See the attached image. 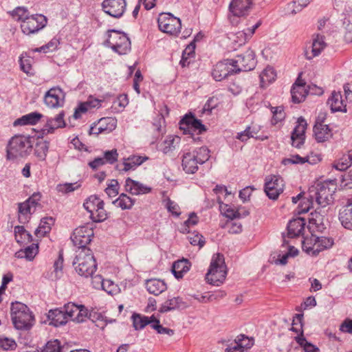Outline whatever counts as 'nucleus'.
I'll return each instance as SVG.
<instances>
[{
  "label": "nucleus",
  "mask_w": 352,
  "mask_h": 352,
  "mask_svg": "<svg viewBox=\"0 0 352 352\" xmlns=\"http://www.w3.org/2000/svg\"><path fill=\"white\" fill-rule=\"evenodd\" d=\"M32 138L23 135L13 136L8 142L6 147V158L8 160H16L29 155L33 146Z\"/></svg>",
  "instance_id": "nucleus-2"
},
{
  "label": "nucleus",
  "mask_w": 352,
  "mask_h": 352,
  "mask_svg": "<svg viewBox=\"0 0 352 352\" xmlns=\"http://www.w3.org/2000/svg\"><path fill=\"white\" fill-rule=\"evenodd\" d=\"M38 252L37 245H32L25 250H20L15 253V256L19 258H25L28 261H32Z\"/></svg>",
  "instance_id": "nucleus-44"
},
{
  "label": "nucleus",
  "mask_w": 352,
  "mask_h": 352,
  "mask_svg": "<svg viewBox=\"0 0 352 352\" xmlns=\"http://www.w3.org/2000/svg\"><path fill=\"white\" fill-rule=\"evenodd\" d=\"M117 124V120L111 117H106L100 119L90 129L91 135H99L100 133H109L113 131Z\"/></svg>",
  "instance_id": "nucleus-22"
},
{
  "label": "nucleus",
  "mask_w": 352,
  "mask_h": 352,
  "mask_svg": "<svg viewBox=\"0 0 352 352\" xmlns=\"http://www.w3.org/2000/svg\"><path fill=\"white\" fill-rule=\"evenodd\" d=\"M107 42L113 50L120 54H124L131 49L129 38L125 34L120 31H108Z\"/></svg>",
  "instance_id": "nucleus-12"
},
{
  "label": "nucleus",
  "mask_w": 352,
  "mask_h": 352,
  "mask_svg": "<svg viewBox=\"0 0 352 352\" xmlns=\"http://www.w3.org/2000/svg\"><path fill=\"white\" fill-rule=\"evenodd\" d=\"M157 24L160 31L174 36H177L182 29L180 19L170 13L160 14L157 19Z\"/></svg>",
  "instance_id": "nucleus-11"
},
{
  "label": "nucleus",
  "mask_w": 352,
  "mask_h": 352,
  "mask_svg": "<svg viewBox=\"0 0 352 352\" xmlns=\"http://www.w3.org/2000/svg\"><path fill=\"white\" fill-rule=\"evenodd\" d=\"M291 330L296 333L298 337H303V314H297L293 317Z\"/></svg>",
  "instance_id": "nucleus-47"
},
{
  "label": "nucleus",
  "mask_w": 352,
  "mask_h": 352,
  "mask_svg": "<svg viewBox=\"0 0 352 352\" xmlns=\"http://www.w3.org/2000/svg\"><path fill=\"white\" fill-rule=\"evenodd\" d=\"M326 47V43L324 41V37L320 34H317L313 38L311 45V50H307L305 52L306 58L311 60L314 57L318 56L321 52Z\"/></svg>",
  "instance_id": "nucleus-32"
},
{
  "label": "nucleus",
  "mask_w": 352,
  "mask_h": 352,
  "mask_svg": "<svg viewBox=\"0 0 352 352\" xmlns=\"http://www.w3.org/2000/svg\"><path fill=\"white\" fill-rule=\"evenodd\" d=\"M12 17L21 21L22 32L27 34H34L43 29L47 24V19L43 14H30L24 7H17L10 12Z\"/></svg>",
  "instance_id": "nucleus-1"
},
{
  "label": "nucleus",
  "mask_w": 352,
  "mask_h": 352,
  "mask_svg": "<svg viewBox=\"0 0 352 352\" xmlns=\"http://www.w3.org/2000/svg\"><path fill=\"white\" fill-rule=\"evenodd\" d=\"M14 236L16 242L20 245H26L32 241L31 234L21 226L14 228Z\"/></svg>",
  "instance_id": "nucleus-42"
},
{
  "label": "nucleus",
  "mask_w": 352,
  "mask_h": 352,
  "mask_svg": "<svg viewBox=\"0 0 352 352\" xmlns=\"http://www.w3.org/2000/svg\"><path fill=\"white\" fill-rule=\"evenodd\" d=\"M64 309L67 315L68 320H71L76 322H82L89 316V310L82 305H78L73 302H69L65 305Z\"/></svg>",
  "instance_id": "nucleus-20"
},
{
  "label": "nucleus",
  "mask_w": 352,
  "mask_h": 352,
  "mask_svg": "<svg viewBox=\"0 0 352 352\" xmlns=\"http://www.w3.org/2000/svg\"><path fill=\"white\" fill-rule=\"evenodd\" d=\"M179 129L182 131L184 134H190L192 135L200 134L202 131H206L201 122L197 120L192 116H186L180 121Z\"/></svg>",
  "instance_id": "nucleus-19"
},
{
  "label": "nucleus",
  "mask_w": 352,
  "mask_h": 352,
  "mask_svg": "<svg viewBox=\"0 0 352 352\" xmlns=\"http://www.w3.org/2000/svg\"><path fill=\"white\" fill-rule=\"evenodd\" d=\"M119 184L116 179H111L108 182L105 192L110 197H114L118 195Z\"/></svg>",
  "instance_id": "nucleus-59"
},
{
  "label": "nucleus",
  "mask_w": 352,
  "mask_h": 352,
  "mask_svg": "<svg viewBox=\"0 0 352 352\" xmlns=\"http://www.w3.org/2000/svg\"><path fill=\"white\" fill-rule=\"evenodd\" d=\"M48 318L50 320V324L56 327L63 325L68 321L65 309L63 311L58 309L50 310L48 314Z\"/></svg>",
  "instance_id": "nucleus-36"
},
{
  "label": "nucleus",
  "mask_w": 352,
  "mask_h": 352,
  "mask_svg": "<svg viewBox=\"0 0 352 352\" xmlns=\"http://www.w3.org/2000/svg\"><path fill=\"white\" fill-rule=\"evenodd\" d=\"M11 317L14 327L18 329H28L34 322V316L29 308L20 302L12 304Z\"/></svg>",
  "instance_id": "nucleus-8"
},
{
  "label": "nucleus",
  "mask_w": 352,
  "mask_h": 352,
  "mask_svg": "<svg viewBox=\"0 0 352 352\" xmlns=\"http://www.w3.org/2000/svg\"><path fill=\"white\" fill-rule=\"evenodd\" d=\"M344 94L333 91L328 99V104L333 112H346L347 107L352 103V91L348 85H344Z\"/></svg>",
  "instance_id": "nucleus-10"
},
{
  "label": "nucleus",
  "mask_w": 352,
  "mask_h": 352,
  "mask_svg": "<svg viewBox=\"0 0 352 352\" xmlns=\"http://www.w3.org/2000/svg\"><path fill=\"white\" fill-rule=\"evenodd\" d=\"M43 118V115L38 112H32L23 116L14 122V126L34 125Z\"/></svg>",
  "instance_id": "nucleus-38"
},
{
  "label": "nucleus",
  "mask_w": 352,
  "mask_h": 352,
  "mask_svg": "<svg viewBox=\"0 0 352 352\" xmlns=\"http://www.w3.org/2000/svg\"><path fill=\"white\" fill-rule=\"evenodd\" d=\"M292 101L295 103L302 102L307 94V89L305 82L298 80L291 90Z\"/></svg>",
  "instance_id": "nucleus-34"
},
{
  "label": "nucleus",
  "mask_w": 352,
  "mask_h": 352,
  "mask_svg": "<svg viewBox=\"0 0 352 352\" xmlns=\"http://www.w3.org/2000/svg\"><path fill=\"white\" fill-rule=\"evenodd\" d=\"M273 117L272 119V124L273 125L278 124L284 120L285 118V113L284 112L282 107H276L272 109Z\"/></svg>",
  "instance_id": "nucleus-55"
},
{
  "label": "nucleus",
  "mask_w": 352,
  "mask_h": 352,
  "mask_svg": "<svg viewBox=\"0 0 352 352\" xmlns=\"http://www.w3.org/2000/svg\"><path fill=\"white\" fill-rule=\"evenodd\" d=\"M334 243V239L332 237L318 236L311 234L305 237L302 241V248L308 255L316 256L320 252L331 249Z\"/></svg>",
  "instance_id": "nucleus-4"
},
{
  "label": "nucleus",
  "mask_w": 352,
  "mask_h": 352,
  "mask_svg": "<svg viewBox=\"0 0 352 352\" xmlns=\"http://www.w3.org/2000/svg\"><path fill=\"white\" fill-rule=\"evenodd\" d=\"M235 73L252 70L256 65L255 54L253 51L248 50L243 55L237 56L231 59Z\"/></svg>",
  "instance_id": "nucleus-18"
},
{
  "label": "nucleus",
  "mask_w": 352,
  "mask_h": 352,
  "mask_svg": "<svg viewBox=\"0 0 352 352\" xmlns=\"http://www.w3.org/2000/svg\"><path fill=\"white\" fill-rule=\"evenodd\" d=\"M44 101L51 108L63 107L65 102V93L59 87L51 88L45 94Z\"/></svg>",
  "instance_id": "nucleus-23"
},
{
  "label": "nucleus",
  "mask_w": 352,
  "mask_h": 352,
  "mask_svg": "<svg viewBox=\"0 0 352 352\" xmlns=\"http://www.w3.org/2000/svg\"><path fill=\"white\" fill-rule=\"evenodd\" d=\"M352 164V149L346 153L343 154L342 157L336 160L333 164V167L338 170H345Z\"/></svg>",
  "instance_id": "nucleus-41"
},
{
  "label": "nucleus",
  "mask_w": 352,
  "mask_h": 352,
  "mask_svg": "<svg viewBox=\"0 0 352 352\" xmlns=\"http://www.w3.org/2000/svg\"><path fill=\"white\" fill-rule=\"evenodd\" d=\"M63 254L60 253L54 263L52 270L45 273V278L52 281H56L60 278L63 274Z\"/></svg>",
  "instance_id": "nucleus-33"
},
{
  "label": "nucleus",
  "mask_w": 352,
  "mask_h": 352,
  "mask_svg": "<svg viewBox=\"0 0 352 352\" xmlns=\"http://www.w3.org/2000/svg\"><path fill=\"white\" fill-rule=\"evenodd\" d=\"M339 219L342 225L348 230H352V199H348L340 210Z\"/></svg>",
  "instance_id": "nucleus-28"
},
{
  "label": "nucleus",
  "mask_w": 352,
  "mask_h": 352,
  "mask_svg": "<svg viewBox=\"0 0 352 352\" xmlns=\"http://www.w3.org/2000/svg\"><path fill=\"white\" fill-rule=\"evenodd\" d=\"M126 191L134 195H139L149 193L151 188L140 182L127 178L125 181Z\"/></svg>",
  "instance_id": "nucleus-29"
},
{
  "label": "nucleus",
  "mask_w": 352,
  "mask_h": 352,
  "mask_svg": "<svg viewBox=\"0 0 352 352\" xmlns=\"http://www.w3.org/2000/svg\"><path fill=\"white\" fill-rule=\"evenodd\" d=\"M102 100L89 96L88 99L83 102L80 103L76 108L74 117L78 119L86 113L91 112L95 109L101 107Z\"/></svg>",
  "instance_id": "nucleus-26"
},
{
  "label": "nucleus",
  "mask_w": 352,
  "mask_h": 352,
  "mask_svg": "<svg viewBox=\"0 0 352 352\" xmlns=\"http://www.w3.org/2000/svg\"><path fill=\"white\" fill-rule=\"evenodd\" d=\"M305 220L303 218H296L291 220L287 226V234L290 238L298 236L303 234L305 228Z\"/></svg>",
  "instance_id": "nucleus-31"
},
{
  "label": "nucleus",
  "mask_w": 352,
  "mask_h": 352,
  "mask_svg": "<svg viewBox=\"0 0 352 352\" xmlns=\"http://www.w3.org/2000/svg\"><path fill=\"white\" fill-rule=\"evenodd\" d=\"M128 103L129 100L127 96L125 94H121L113 100L111 108L114 112L119 113L124 110Z\"/></svg>",
  "instance_id": "nucleus-49"
},
{
  "label": "nucleus",
  "mask_w": 352,
  "mask_h": 352,
  "mask_svg": "<svg viewBox=\"0 0 352 352\" xmlns=\"http://www.w3.org/2000/svg\"><path fill=\"white\" fill-rule=\"evenodd\" d=\"M80 187L78 182L60 184L56 186V190L62 194H67L77 190Z\"/></svg>",
  "instance_id": "nucleus-57"
},
{
  "label": "nucleus",
  "mask_w": 352,
  "mask_h": 352,
  "mask_svg": "<svg viewBox=\"0 0 352 352\" xmlns=\"http://www.w3.org/2000/svg\"><path fill=\"white\" fill-rule=\"evenodd\" d=\"M314 133L315 139L318 142H324L329 140L333 135L329 126L320 122H316L314 125Z\"/></svg>",
  "instance_id": "nucleus-30"
},
{
  "label": "nucleus",
  "mask_w": 352,
  "mask_h": 352,
  "mask_svg": "<svg viewBox=\"0 0 352 352\" xmlns=\"http://www.w3.org/2000/svg\"><path fill=\"white\" fill-rule=\"evenodd\" d=\"M59 40L56 38H53L48 43L39 48H36V51L39 52L47 53L53 52L57 49L59 45Z\"/></svg>",
  "instance_id": "nucleus-60"
},
{
  "label": "nucleus",
  "mask_w": 352,
  "mask_h": 352,
  "mask_svg": "<svg viewBox=\"0 0 352 352\" xmlns=\"http://www.w3.org/2000/svg\"><path fill=\"white\" fill-rule=\"evenodd\" d=\"M76 272L85 277L91 276L96 270V260L90 249H81L74 263Z\"/></svg>",
  "instance_id": "nucleus-6"
},
{
  "label": "nucleus",
  "mask_w": 352,
  "mask_h": 352,
  "mask_svg": "<svg viewBox=\"0 0 352 352\" xmlns=\"http://www.w3.org/2000/svg\"><path fill=\"white\" fill-rule=\"evenodd\" d=\"M49 221H52V219H50ZM51 223L48 222L47 219H43L41 221V223L39 224V226L36 229L35 232V234L37 236H43L45 234L50 232L51 230Z\"/></svg>",
  "instance_id": "nucleus-58"
},
{
  "label": "nucleus",
  "mask_w": 352,
  "mask_h": 352,
  "mask_svg": "<svg viewBox=\"0 0 352 352\" xmlns=\"http://www.w3.org/2000/svg\"><path fill=\"white\" fill-rule=\"evenodd\" d=\"M60 343L58 340H55L49 341L42 352H60Z\"/></svg>",
  "instance_id": "nucleus-64"
},
{
  "label": "nucleus",
  "mask_w": 352,
  "mask_h": 352,
  "mask_svg": "<svg viewBox=\"0 0 352 352\" xmlns=\"http://www.w3.org/2000/svg\"><path fill=\"white\" fill-rule=\"evenodd\" d=\"M261 24V23L258 21L251 28H248L246 30L230 33L228 36L230 47L236 50L237 47L246 43L252 38L256 30Z\"/></svg>",
  "instance_id": "nucleus-17"
},
{
  "label": "nucleus",
  "mask_w": 352,
  "mask_h": 352,
  "mask_svg": "<svg viewBox=\"0 0 352 352\" xmlns=\"http://www.w3.org/2000/svg\"><path fill=\"white\" fill-rule=\"evenodd\" d=\"M296 340L305 352H319L318 348L308 342L304 337H296Z\"/></svg>",
  "instance_id": "nucleus-61"
},
{
  "label": "nucleus",
  "mask_w": 352,
  "mask_h": 352,
  "mask_svg": "<svg viewBox=\"0 0 352 352\" xmlns=\"http://www.w3.org/2000/svg\"><path fill=\"white\" fill-rule=\"evenodd\" d=\"M235 67H233L231 60H226L217 63L213 67L212 76L217 81H221L229 75L235 74Z\"/></svg>",
  "instance_id": "nucleus-21"
},
{
  "label": "nucleus",
  "mask_w": 352,
  "mask_h": 352,
  "mask_svg": "<svg viewBox=\"0 0 352 352\" xmlns=\"http://www.w3.org/2000/svg\"><path fill=\"white\" fill-rule=\"evenodd\" d=\"M252 0H232L229 10L231 14L229 16V20L233 25H237L239 21L237 18L247 16L252 8Z\"/></svg>",
  "instance_id": "nucleus-13"
},
{
  "label": "nucleus",
  "mask_w": 352,
  "mask_h": 352,
  "mask_svg": "<svg viewBox=\"0 0 352 352\" xmlns=\"http://www.w3.org/2000/svg\"><path fill=\"white\" fill-rule=\"evenodd\" d=\"M219 207L225 216L231 219L232 220L234 219L239 218L241 217L239 212L232 208L228 204H222L219 205Z\"/></svg>",
  "instance_id": "nucleus-56"
},
{
  "label": "nucleus",
  "mask_w": 352,
  "mask_h": 352,
  "mask_svg": "<svg viewBox=\"0 0 352 352\" xmlns=\"http://www.w3.org/2000/svg\"><path fill=\"white\" fill-rule=\"evenodd\" d=\"M276 76L277 74L274 68L271 66H267L259 76L261 87H267L276 80Z\"/></svg>",
  "instance_id": "nucleus-37"
},
{
  "label": "nucleus",
  "mask_w": 352,
  "mask_h": 352,
  "mask_svg": "<svg viewBox=\"0 0 352 352\" xmlns=\"http://www.w3.org/2000/svg\"><path fill=\"white\" fill-rule=\"evenodd\" d=\"M49 146L50 142L46 140L43 139L37 140L35 144L34 154L40 160H45L47 155Z\"/></svg>",
  "instance_id": "nucleus-43"
},
{
  "label": "nucleus",
  "mask_w": 352,
  "mask_h": 352,
  "mask_svg": "<svg viewBox=\"0 0 352 352\" xmlns=\"http://www.w3.org/2000/svg\"><path fill=\"white\" fill-rule=\"evenodd\" d=\"M214 192L217 195V201L219 205L224 204V201H229V198L232 197L230 192H228L227 188L224 186H216L213 189Z\"/></svg>",
  "instance_id": "nucleus-46"
},
{
  "label": "nucleus",
  "mask_w": 352,
  "mask_h": 352,
  "mask_svg": "<svg viewBox=\"0 0 352 352\" xmlns=\"http://www.w3.org/2000/svg\"><path fill=\"white\" fill-rule=\"evenodd\" d=\"M19 61L21 69L23 72L26 73L28 75L30 76L34 74V69L32 65V58L22 56Z\"/></svg>",
  "instance_id": "nucleus-54"
},
{
  "label": "nucleus",
  "mask_w": 352,
  "mask_h": 352,
  "mask_svg": "<svg viewBox=\"0 0 352 352\" xmlns=\"http://www.w3.org/2000/svg\"><path fill=\"white\" fill-rule=\"evenodd\" d=\"M125 0H104L102 3L104 11L110 16L119 18L124 14L126 9Z\"/></svg>",
  "instance_id": "nucleus-24"
},
{
  "label": "nucleus",
  "mask_w": 352,
  "mask_h": 352,
  "mask_svg": "<svg viewBox=\"0 0 352 352\" xmlns=\"http://www.w3.org/2000/svg\"><path fill=\"white\" fill-rule=\"evenodd\" d=\"M154 320L155 316L153 315L151 317L141 316L140 315H134L133 316V326L135 329H141L148 324L151 325Z\"/></svg>",
  "instance_id": "nucleus-45"
},
{
  "label": "nucleus",
  "mask_w": 352,
  "mask_h": 352,
  "mask_svg": "<svg viewBox=\"0 0 352 352\" xmlns=\"http://www.w3.org/2000/svg\"><path fill=\"white\" fill-rule=\"evenodd\" d=\"M146 287L150 294L157 296L166 289V285L163 280L153 278L146 281Z\"/></svg>",
  "instance_id": "nucleus-40"
},
{
  "label": "nucleus",
  "mask_w": 352,
  "mask_h": 352,
  "mask_svg": "<svg viewBox=\"0 0 352 352\" xmlns=\"http://www.w3.org/2000/svg\"><path fill=\"white\" fill-rule=\"evenodd\" d=\"M148 158L139 155H131L128 158H124L122 164V168L120 170L127 172L129 170H135L138 166L141 165Z\"/></svg>",
  "instance_id": "nucleus-35"
},
{
  "label": "nucleus",
  "mask_w": 352,
  "mask_h": 352,
  "mask_svg": "<svg viewBox=\"0 0 352 352\" xmlns=\"http://www.w3.org/2000/svg\"><path fill=\"white\" fill-rule=\"evenodd\" d=\"M182 303V299L179 297L168 298L160 308V312H166L178 308Z\"/></svg>",
  "instance_id": "nucleus-50"
},
{
  "label": "nucleus",
  "mask_w": 352,
  "mask_h": 352,
  "mask_svg": "<svg viewBox=\"0 0 352 352\" xmlns=\"http://www.w3.org/2000/svg\"><path fill=\"white\" fill-rule=\"evenodd\" d=\"M104 203L99 197L91 195L85 199L83 206L90 214V218L95 222H102L108 217V214L104 208Z\"/></svg>",
  "instance_id": "nucleus-9"
},
{
  "label": "nucleus",
  "mask_w": 352,
  "mask_h": 352,
  "mask_svg": "<svg viewBox=\"0 0 352 352\" xmlns=\"http://www.w3.org/2000/svg\"><path fill=\"white\" fill-rule=\"evenodd\" d=\"M190 267V263L187 259H181L175 261L172 267V271L176 278H182Z\"/></svg>",
  "instance_id": "nucleus-39"
},
{
  "label": "nucleus",
  "mask_w": 352,
  "mask_h": 352,
  "mask_svg": "<svg viewBox=\"0 0 352 352\" xmlns=\"http://www.w3.org/2000/svg\"><path fill=\"white\" fill-rule=\"evenodd\" d=\"M195 45L193 43L188 45L183 52L182 60H180V65L184 67L188 66L190 63V58L193 57L195 54Z\"/></svg>",
  "instance_id": "nucleus-48"
},
{
  "label": "nucleus",
  "mask_w": 352,
  "mask_h": 352,
  "mask_svg": "<svg viewBox=\"0 0 352 352\" xmlns=\"http://www.w3.org/2000/svg\"><path fill=\"white\" fill-rule=\"evenodd\" d=\"M180 138L178 136H168L163 143L162 151L164 153H167L175 148L176 144L179 143Z\"/></svg>",
  "instance_id": "nucleus-52"
},
{
  "label": "nucleus",
  "mask_w": 352,
  "mask_h": 352,
  "mask_svg": "<svg viewBox=\"0 0 352 352\" xmlns=\"http://www.w3.org/2000/svg\"><path fill=\"white\" fill-rule=\"evenodd\" d=\"M336 190V185L332 182L318 183L309 188V197L316 202L325 207L333 201V195Z\"/></svg>",
  "instance_id": "nucleus-7"
},
{
  "label": "nucleus",
  "mask_w": 352,
  "mask_h": 352,
  "mask_svg": "<svg viewBox=\"0 0 352 352\" xmlns=\"http://www.w3.org/2000/svg\"><path fill=\"white\" fill-rule=\"evenodd\" d=\"M285 183L283 179L276 175L268 176L265 179V192L271 199H277L283 192Z\"/></svg>",
  "instance_id": "nucleus-16"
},
{
  "label": "nucleus",
  "mask_w": 352,
  "mask_h": 352,
  "mask_svg": "<svg viewBox=\"0 0 352 352\" xmlns=\"http://www.w3.org/2000/svg\"><path fill=\"white\" fill-rule=\"evenodd\" d=\"M94 236V230L89 225L80 226L74 230L71 236L74 245L78 248H85Z\"/></svg>",
  "instance_id": "nucleus-15"
},
{
  "label": "nucleus",
  "mask_w": 352,
  "mask_h": 352,
  "mask_svg": "<svg viewBox=\"0 0 352 352\" xmlns=\"http://www.w3.org/2000/svg\"><path fill=\"white\" fill-rule=\"evenodd\" d=\"M198 217L195 213H191L188 219L184 222L180 228V232L182 233H189L190 228L193 227L198 223Z\"/></svg>",
  "instance_id": "nucleus-53"
},
{
  "label": "nucleus",
  "mask_w": 352,
  "mask_h": 352,
  "mask_svg": "<svg viewBox=\"0 0 352 352\" xmlns=\"http://www.w3.org/2000/svg\"><path fill=\"white\" fill-rule=\"evenodd\" d=\"M344 24L348 30V32L345 34L347 41L352 42V12L348 13L344 19Z\"/></svg>",
  "instance_id": "nucleus-63"
},
{
  "label": "nucleus",
  "mask_w": 352,
  "mask_h": 352,
  "mask_svg": "<svg viewBox=\"0 0 352 352\" xmlns=\"http://www.w3.org/2000/svg\"><path fill=\"white\" fill-rule=\"evenodd\" d=\"M210 158V151L206 146L194 150H184L182 157V166L187 173H195L198 165L203 164Z\"/></svg>",
  "instance_id": "nucleus-3"
},
{
  "label": "nucleus",
  "mask_w": 352,
  "mask_h": 352,
  "mask_svg": "<svg viewBox=\"0 0 352 352\" xmlns=\"http://www.w3.org/2000/svg\"><path fill=\"white\" fill-rule=\"evenodd\" d=\"M64 116V111H61L54 118L48 119L42 129V133L43 135L53 133L56 129L64 127L65 126Z\"/></svg>",
  "instance_id": "nucleus-27"
},
{
  "label": "nucleus",
  "mask_w": 352,
  "mask_h": 352,
  "mask_svg": "<svg viewBox=\"0 0 352 352\" xmlns=\"http://www.w3.org/2000/svg\"><path fill=\"white\" fill-rule=\"evenodd\" d=\"M307 126V124L305 119L302 118H298L297 124L295 126L291 136L292 146L296 148H299L304 144Z\"/></svg>",
  "instance_id": "nucleus-25"
},
{
  "label": "nucleus",
  "mask_w": 352,
  "mask_h": 352,
  "mask_svg": "<svg viewBox=\"0 0 352 352\" xmlns=\"http://www.w3.org/2000/svg\"><path fill=\"white\" fill-rule=\"evenodd\" d=\"M226 275L227 267L223 255L219 253L214 254L206 274V282L210 285L219 286L225 281Z\"/></svg>",
  "instance_id": "nucleus-5"
},
{
  "label": "nucleus",
  "mask_w": 352,
  "mask_h": 352,
  "mask_svg": "<svg viewBox=\"0 0 352 352\" xmlns=\"http://www.w3.org/2000/svg\"><path fill=\"white\" fill-rule=\"evenodd\" d=\"M309 221L310 224L315 225L318 230L323 228V217L320 213L311 212Z\"/></svg>",
  "instance_id": "nucleus-62"
},
{
  "label": "nucleus",
  "mask_w": 352,
  "mask_h": 352,
  "mask_svg": "<svg viewBox=\"0 0 352 352\" xmlns=\"http://www.w3.org/2000/svg\"><path fill=\"white\" fill-rule=\"evenodd\" d=\"M41 198L40 192L34 193L28 200L19 205V221L21 223H25L30 219L31 214L34 213L36 208L40 205Z\"/></svg>",
  "instance_id": "nucleus-14"
},
{
  "label": "nucleus",
  "mask_w": 352,
  "mask_h": 352,
  "mask_svg": "<svg viewBox=\"0 0 352 352\" xmlns=\"http://www.w3.org/2000/svg\"><path fill=\"white\" fill-rule=\"evenodd\" d=\"M114 204L120 207L122 210L130 209L134 202L133 200L126 194H121L119 197L114 201Z\"/></svg>",
  "instance_id": "nucleus-51"
}]
</instances>
